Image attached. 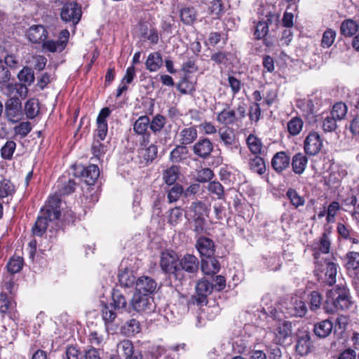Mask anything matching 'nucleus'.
Returning a JSON list of instances; mask_svg holds the SVG:
<instances>
[{
	"label": "nucleus",
	"instance_id": "nucleus-58",
	"mask_svg": "<svg viewBox=\"0 0 359 359\" xmlns=\"http://www.w3.org/2000/svg\"><path fill=\"white\" fill-rule=\"evenodd\" d=\"M208 191L217 196L219 199H222L224 197V187L217 181H212L208 185Z\"/></svg>",
	"mask_w": 359,
	"mask_h": 359
},
{
	"label": "nucleus",
	"instance_id": "nucleus-35",
	"mask_svg": "<svg viewBox=\"0 0 359 359\" xmlns=\"http://www.w3.org/2000/svg\"><path fill=\"white\" fill-rule=\"evenodd\" d=\"M273 16L269 15H266L267 20L266 21H259L255 27L254 32L255 37L257 39H264L269 32V24L271 22Z\"/></svg>",
	"mask_w": 359,
	"mask_h": 359
},
{
	"label": "nucleus",
	"instance_id": "nucleus-48",
	"mask_svg": "<svg viewBox=\"0 0 359 359\" xmlns=\"http://www.w3.org/2000/svg\"><path fill=\"white\" fill-rule=\"evenodd\" d=\"M187 148L184 146H177L170 154V158L172 162H180L186 158Z\"/></svg>",
	"mask_w": 359,
	"mask_h": 359
},
{
	"label": "nucleus",
	"instance_id": "nucleus-2",
	"mask_svg": "<svg viewBox=\"0 0 359 359\" xmlns=\"http://www.w3.org/2000/svg\"><path fill=\"white\" fill-rule=\"evenodd\" d=\"M352 304L348 288L340 283L328 292L324 309L326 313H334L339 310L348 309Z\"/></svg>",
	"mask_w": 359,
	"mask_h": 359
},
{
	"label": "nucleus",
	"instance_id": "nucleus-17",
	"mask_svg": "<svg viewBox=\"0 0 359 359\" xmlns=\"http://www.w3.org/2000/svg\"><path fill=\"white\" fill-rule=\"evenodd\" d=\"M196 248L202 257H213L215 252V245L214 242L205 236H201L196 243Z\"/></svg>",
	"mask_w": 359,
	"mask_h": 359
},
{
	"label": "nucleus",
	"instance_id": "nucleus-56",
	"mask_svg": "<svg viewBox=\"0 0 359 359\" xmlns=\"http://www.w3.org/2000/svg\"><path fill=\"white\" fill-rule=\"evenodd\" d=\"M178 177V168L176 166H172L166 170L163 174V180L166 184H173Z\"/></svg>",
	"mask_w": 359,
	"mask_h": 359
},
{
	"label": "nucleus",
	"instance_id": "nucleus-31",
	"mask_svg": "<svg viewBox=\"0 0 359 359\" xmlns=\"http://www.w3.org/2000/svg\"><path fill=\"white\" fill-rule=\"evenodd\" d=\"M163 65L161 55L158 52L151 53L145 62L147 69L149 72L158 71Z\"/></svg>",
	"mask_w": 359,
	"mask_h": 359
},
{
	"label": "nucleus",
	"instance_id": "nucleus-57",
	"mask_svg": "<svg viewBox=\"0 0 359 359\" xmlns=\"http://www.w3.org/2000/svg\"><path fill=\"white\" fill-rule=\"evenodd\" d=\"M23 264V259L20 257H13L10 259L7 264V268L8 271L12 273H15L19 272Z\"/></svg>",
	"mask_w": 359,
	"mask_h": 359
},
{
	"label": "nucleus",
	"instance_id": "nucleus-12",
	"mask_svg": "<svg viewBox=\"0 0 359 359\" xmlns=\"http://www.w3.org/2000/svg\"><path fill=\"white\" fill-rule=\"evenodd\" d=\"M150 123L149 118L147 116H142L136 120L133 126V130L137 135L142 136L140 145L147 146L149 143L150 134L148 132V126Z\"/></svg>",
	"mask_w": 359,
	"mask_h": 359
},
{
	"label": "nucleus",
	"instance_id": "nucleus-51",
	"mask_svg": "<svg viewBox=\"0 0 359 359\" xmlns=\"http://www.w3.org/2000/svg\"><path fill=\"white\" fill-rule=\"evenodd\" d=\"M16 144L14 141H7L1 149V157L4 159H11L15 150Z\"/></svg>",
	"mask_w": 359,
	"mask_h": 359
},
{
	"label": "nucleus",
	"instance_id": "nucleus-61",
	"mask_svg": "<svg viewBox=\"0 0 359 359\" xmlns=\"http://www.w3.org/2000/svg\"><path fill=\"white\" fill-rule=\"evenodd\" d=\"M214 176L213 172L210 168H203L197 172L196 180L200 182H206Z\"/></svg>",
	"mask_w": 359,
	"mask_h": 359
},
{
	"label": "nucleus",
	"instance_id": "nucleus-55",
	"mask_svg": "<svg viewBox=\"0 0 359 359\" xmlns=\"http://www.w3.org/2000/svg\"><path fill=\"white\" fill-rule=\"evenodd\" d=\"M182 210L178 207L171 209L168 217V223L172 226H176L182 218Z\"/></svg>",
	"mask_w": 359,
	"mask_h": 359
},
{
	"label": "nucleus",
	"instance_id": "nucleus-45",
	"mask_svg": "<svg viewBox=\"0 0 359 359\" xmlns=\"http://www.w3.org/2000/svg\"><path fill=\"white\" fill-rule=\"evenodd\" d=\"M18 77L21 82H23L26 87L30 86L34 81V75L32 69L24 67L18 74Z\"/></svg>",
	"mask_w": 359,
	"mask_h": 359
},
{
	"label": "nucleus",
	"instance_id": "nucleus-14",
	"mask_svg": "<svg viewBox=\"0 0 359 359\" xmlns=\"http://www.w3.org/2000/svg\"><path fill=\"white\" fill-rule=\"evenodd\" d=\"M192 151L198 157L206 159L213 151V144L208 138H201L194 144Z\"/></svg>",
	"mask_w": 359,
	"mask_h": 359
},
{
	"label": "nucleus",
	"instance_id": "nucleus-15",
	"mask_svg": "<svg viewBox=\"0 0 359 359\" xmlns=\"http://www.w3.org/2000/svg\"><path fill=\"white\" fill-rule=\"evenodd\" d=\"M220 142L231 152H236L238 149V140L232 130L229 128H219L218 130Z\"/></svg>",
	"mask_w": 359,
	"mask_h": 359
},
{
	"label": "nucleus",
	"instance_id": "nucleus-13",
	"mask_svg": "<svg viewBox=\"0 0 359 359\" xmlns=\"http://www.w3.org/2000/svg\"><path fill=\"white\" fill-rule=\"evenodd\" d=\"M117 353L118 355L125 359H142V355L139 351H135L131 341L126 339L117 344Z\"/></svg>",
	"mask_w": 359,
	"mask_h": 359
},
{
	"label": "nucleus",
	"instance_id": "nucleus-36",
	"mask_svg": "<svg viewBox=\"0 0 359 359\" xmlns=\"http://www.w3.org/2000/svg\"><path fill=\"white\" fill-rule=\"evenodd\" d=\"M246 142L250 151L255 155H259L262 154L263 144L259 138L257 136L250 134Z\"/></svg>",
	"mask_w": 359,
	"mask_h": 359
},
{
	"label": "nucleus",
	"instance_id": "nucleus-21",
	"mask_svg": "<svg viewBox=\"0 0 359 359\" xmlns=\"http://www.w3.org/2000/svg\"><path fill=\"white\" fill-rule=\"evenodd\" d=\"M292 323L288 321H280L273 330L276 342L283 343L284 341L292 335Z\"/></svg>",
	"mask_w": 359,
	"mask_h": 359
},
{
	"label": "nucleus",
	"instance_id": "nucleus-42",
	"mask_svg": "<svg viewBox=\"0 0 359 359\" xmlns=\"http://www.w3.org/2000/svg\"><path fill=\"white\" fill-rule=\"evenodd\" d=\"M42 48L45 51H48L50 53H60L65 49L64 43L59 42L58 40H45L43 42Z\"/></svg>",
	"mask_w": 359,
	"mask_h": 359
},
{
	"label": "nucleus",
	"instance_id": "nucleus-5",
	"mask_svg": "<svg viewBox=\"0 0 359 359\" xmlns=\"http://www.w3.org/2000/svg\"><path fill=\"white\" fill-rule=\"evenodd\" d=\"M316 271L324 274L323 278V274L319 275L318 273V276H320V277L323 278V281L330 285H332L335 283L337 273V264L334 262H328L327 260H325L323 262L316 261Z\"/></svg>",
	"mask_w": 359,
	"mask_h": 359
},
{
	"label": "nucleus",
	"instance_id": "nucleus-4",
	"mask_svg": "<svg viewBox=\"0 0 359 359\" xmlns=\"http://www.w3.org/2000/svg\"><path fill=\"white\" fill-rule=\"evenodd\" d=\"M11 74L9 73L8 78L6 79L5 76H1L0 77V89L1 93L9 97H22L25 98L28 93L27 88L22 83H9V79Z\"/></svg>",
	"mask_w": 359,
	"mask_h": 359
},
{
	"label": "nucleus",
	"instance_id": "nucleus-18",
	"mask_svg": "<svg viewBox=\"0 0 359 359\" xmlns=\"http://www.w3.org/2000/svg\"><path fill=\"white\" fill-rule=\"evenodd\" d=\"M199 262L198 258L191 254L185 255L179 260L180 270H184L189 273H196L198 270Z\"/></svg>",
	"mask_w": 359,
	"mask_h": 359
},
{
	"label": "nucleus",
	"instance_id": "nucleus-1",
	"mask_svg": "<svg viewBox=\"0 0 359 359\" xmlns=\"http://www.w3.org/2000/svg\"><path fill=\"white\" fill-rule=\"evenodd\" d=\"M60 203L61 199L58 194L50 196L46 204L41 208V215L38 217L32 228V232L34 236H41L47 229L48 222L60 218L61 215L60 210Z\"/></svg>",
	"mask_w": 359,
	"mask_h": 359
},
{
	"label": "nucleus",
	"instance_id": "nucleus-27",
	"mask_svg": "<svg viewBox=\"0 0 359 359\" xmlns=\"http://www.w3.org/2000/svg\"><path fill=\"white\" fill-rule=\"evenodd\" d=\"M292 171L297 175H302L308 163L307 157L302 153L295 154L290 161Z\"/></svg>",
	"mask_w": 359,
	"mask_h": 359
},
{
	"label": "nucleus",
	"instance_id": "nucleus-53",
	"mask_svg": "<svg viewBox=\"0 0 359 359\" xmlns=\"http://www.w3.org/2000/svg\"><path fill=\"white\" fill-rule=\"evenodd\" d=\"M14 192V186L10 180L4 179L0 181V197L5 198Z\"/></svg>",
	"mask_w": 359,
	"mask_h": 359
},
{
	"label": "nucleus",
	"instance_id": "nucleus-34",
	"mask_svg": "<svg viewBox=\"0 0 359 359\" xmlns=\"http://www.w3.org/2000/svg\"><path fill=\"white\" fill-rule=\"evenodd\" d=\"M99 175L100 170L96 165H89L83 170L82 176L88 184H93Z\"/></svg>",
	"mask_w": 359,
	"mask_h": 359
},
{
	"label": "nucleus",
	"instance_id": "nucleus-64",
	"mask_svg": "<svg viewBox=\"0 0 359 359\" xmlns=\"http://www.w3.org/2000/svg\"><path fill=\"white\" fill-rule=\"evenodd\" d=\"M31 130L32 126L31 123L28 121L22 122L15 128V133L20 135L22 137L27 136Z\"/></svg>",
	"mask_w": 359,
	"mask_h": 359
},
{
	"label": "nucleus",
	"instance_id": "nucleus-8",
	"mask_svg": "<svg viewBox=\"0 0 359 359\" xmlns=\"http://www.w3.org/2000/svg\"><path fill=\"white\" fill-rule=\"evenodd\" d=\"M190 209L194 212L193 217L196 222L195 231L200 232L203 231L205 224L204 216L208 215L209 210L201 201L192 203Z\"/></svg>",
	"mask_w": 359,
	"mask_h": 359
},
{
	"label": "nucleus",
	"instance_id": "nucleus-43",
	"mask_svg": "<svg viewBox=\"0 0 359 359\" xmlns=\"http://www.w3.org/2000/svg\"><path fill=\"white\" fill-rule=\"evenodd\" d=\"M210 15H215V18H219L224 13V6L221 0H212L208 9Z\"/></svg>",
	"mask_w": 359,
	"mask_h": 359
},
{
	"label": "nucleus",
	"instance_id": "nucleus-11",
	"mask_svg": "<svg viewBox=\"0 0 359 359\" xmlns=\"http://www.w3.org/2000/svg\"><path fill=\"white\" fill-rule=\"evenodd\" d=\"M178 257L174 252H163L161 257V266L166 273H175L180 270Z\"/></svg>",
	"mask_w": 359,
	"mask_h": 359
},
{
	"label": "nucleus",
	"instance_id": "nucleus-19",
	"mask_svg": "<svg viewBox=\"0 0 359 359\" xmlns=\"http://www.w3.org/2000/svg\"><path fill=\"white\" fill-rule=\"evenodd\" d=\"M110 112L111 111L109 109V108H107V107L103 108L100 111V112L97 118V136L99 137L100 140H104L107 134L108 126H107V118L109 116Z\"/></svg>",
	"mask_w": 359,
	"mask_h": 359
},
{
	"label": "nucleus",
	"instance_id": "nucleus-60",
	"mask_svg": "<svg viewBox=\"0 0 359 359\" xmlns=\"http://www.w3.org/2000/svg\"><path fill=\"white\" fill-rule=\"evenodd\" d=\"M310 308L312 311L318 309L322 304V296L317 291H313L310 294Z\"/></svg>",
	"mask_w": 359,
	"mask_h": 359
},
{
	"label": "nucleus",
	"instance_id": "nucleus-9",
	"mask_svg": "<svg viewBox=\"0 0 359 359\" xmlns=\"http://www.w3.org/2000/svg\"><path fill=\"white\" fill-rule=\"evenodd\" d=\"M323 146V140L317 132H311L304 140V151L306 154L315 156L318 154Z\"/></svg>",
	"mask_w": 359,
	"mask_h": 359
},
{
	"label": "nucleus",
	"instance_id": "nucleus-7",
	"mask_svg": "<svg viewBox=\"0 0 359 359\" xmlns=\"http://www.w3.org/2000/svg\"><path fill=\"white\" fill-rule=\"evenodd\" d=\"M153 304L154 299L151 296L137 292H135L130 301V306L138 313L151 312L153 310Z\"/></svg>",
	"mask_w": 359,
	"mask_h": 359
},
{
	"label": "nucleus",
	"instance_id": "nucleus-25",
	"mask_svg": "<svg viewBox=\"0 0 359 359\" xmlns=\"http://www.w3.org/2000/svg\"><path fill=\"white\" fill-rule=\"evenodd\" d=\"M333 330V323L329 320H323L314 325L313 332L319 338L328 337Z\"/></svg>",
	"mask_w": 359,
	"mask_h": 359
},
{
	"label": "nucleus",
	"instance_id": "nucleus-6",
	"mask_svg": "<svg viewBox=\"0 0 359 359\" xmlns=\"http://www.w3.org/2000/svg\"><path fill=\"white\" fill-rule=\"evenodd\" d=\"M81 14V8L76 2L65 4L60 12L62 20L67 22H72L74 25L79 23Z\"/></svg>",
	"mask_w": 359,
	"mask_h": 359
},
{
	"label": "nucleus",
	"instance_id": "nucleus-10",
	"mask_svg": "<svg viewBox=\"0 0 359 359\" xmlns=\"http://www.w3.org/2000/svg\"><path fill=\"white\" fill-rule=\"evenodd\" d=\"M6 114L9 121L15 123L21 119L22 104L19 97L9 98L6 102Z\"/></svg>",
	"mask_w": 359,
	"mask_h": 359
},
{
	"label": "nucleus",
	"instance_id": "nucleus-24",
	"mask_svg": "<svg viewBox=\"0 0 359 359\" xmlns=\"http://www.w3.org/2000/svg\"><path fill=\"white\" fill-rule=\"evenodd\" d=\"M197 137L198 133L195 127L184 128L178 133L177 140L182 145H188L193 143Z\"/></svg>",
	"mask_w": 359,
	"mask_h": 359
},
{
	"label": "nucleus",
	"instance_id": "nucleus-50",
	"mask_svg": "<svg viewBox=\"0 0 359 359\" xmlns=\"http://www.w3.org/2000/svg\"><path fill=\"white\" fill-rule=\"evenodd\" d=\"M297 107L307 114H312L314 109L313 102L309 98L298 100L297 101Z\"/></svg>",
	"mask_w": 359,
	"mask_h": 359
},
{
	"label": "nucleus",
	"instance_id": "nucleus-54",
	"mask_svg": "<svg viewBox=\"0 0 359 359\" xmlns=\"http://www.w3.org/2000/svg\"><path fill=\"white\" fill-rule=\"evenodd\" d=\"M165 124V118L160 114L156 115L151 121L149 123L150 129L154 133H157L161 130Z\"/></svg>",
	"mask_w": 359,
	"mask_h": 359
},
{
	"label": "nucleus",
	"instance_id": "nucleus-22",
	"mask_svg": "<svg viewBox=\"0 0 359 359\" xmlns=\"http://www.w3.org/2000/svg\"><path fill=\"white\" fill-rule=\"evenodd\" d=\"M215 114L217 121L222 125H233L238 120L235 111L231 109L229 104H226L221 111Z\"/></svg>",
	"mask_w": 359,
	"mask_h": 359
},
{
	"label": "nucleus",
	"instance_id": "nucleus-37",
	"mask_svg": "<svg viewBox=\"0 0 359 359\" xmlns=\"http://www.w3.org/2000/svg\"><path fill=\"white\" fill-rule=\"evenodd\" d=\"M197 13L194 7H184L180 11L181 20L186 25H191L196 20Z\"/></svg>",
	"mask_w": 359,
	"mask_h": 359
},
{
	"label": "nucleus",
	"instance_id": "nucleus-33",
	"mask_svg": "<svg viewBox=\"0 0 359 359\" xmlns=\"http://www.w3.org/2000/svg\"><path fill=\"white\" fill-rule=\"evenodd\" d=\"M139 155L144 158L147 162L152 161L157 156V147L153 144L149 143L145 147L140 145L138 150Z\"/></svg>",
	"mask_w": 359,
	"mask_h": 359
},
{
	"label": "nucleus",
	"instance_id": "nucleus-32",
	"mask_svg": "<svg viewBox=\"0 0 359 359\" xmlns=\"http://www.w3.org/2000/svg\"><path fill=\"white\" fill-rule=\"evenodd\" d=\"M118 278L120 284L126 287L132 286L135 283V276L132 270L127 267L121 268L119 270Z\"/></svg>",
	"mask_w": 359,
	"mask_h": 359
},
{
	"label": "nucleus",
	"instance_id": "nucleus-20",
	"mask_svg": "<svg viewBox=\"0 0 359 359\" xmlns=\"http://www.w3.org/2000/svg\"><path fill=\"white\" fill-rule=\"evenodd\" d=\"M290 161V157L286 152L279 151L273 156L271 165L277 172H281L289 167Z\"/></svg>",
	"mask_w": 359,
	"mask_h": 359
},
{
	"label": "nucleus",
	"instance_id": "nucleus-47",
	"mask_svg": "<svg viewBox=\"0 0 359 359\" xmlns=\"http://www.w3.org/2000/svg\"><path fill=\"white\" fill-rule=\"evenodd\" d=\"M346 266L347 269H357L359 268V252H350L346 255Z\"/></svg>",
	"mask_w": 359,
	"mask_h": 359
},
{
	"label": "nucleus",
	"instance_id": "nucleus-46",
	"mask_svg": "<svg viewBox=\"0 0 359 359\" xmlns=\"http://www.w3.org/2000/svg\"><path fill=\"white\" fill-rule=\"evenodd\" d=\"M347 113V107L343 102L336 103L331 111L332 116H333L337 120L343 119Z\"/></svg>",
	"mask_w": 359,
	"mask_h": 359
},
{
	"label": "nucleus",
	"instance_id": "nucleus-40",
	"mask_svg": "<svg viewBox=\"0 0 359 359\" xmlns=\"http://www.w3.org/2000/svg\"><path fill=\"white\" fill-rule=\"evenodd\" d=\"M250 168L259 175H262L266 171V165L264 159L257 155L250 160Z\"/></svg>",
	"mask_w": 359,
	"mask_h": 359
},
{
	"label": "nucleus",
	"instance_id": "nucleus-3",
	"mask_svg": "<svg viewBox=\"0 0 359 359\" xmlns=\"http://www.w3.org/2000/svg\"><path fill=\"white\" fill-rule=\"evenodd\" d=\"M113 303L111 305L104 304L102 309V318L105 323H112L116 317V313L113 311L114 309L122 311H130V306L127 305V301L125 297L118 290L112 293Z\"/></svg>",
	"mask_w": 359,
	"mask_h": 359
},
{
	"label": "nucleus",
	"instance_id": "nucleus-62",
	"mask_svg": "<svg viewBox=\"0 0 359 359\" xmlns=\"http://www.w3.org/2000/svg\"><path fill=\"white\" fill-rule=\"evenodd\" d=\"M293 309L294 311V315L296 316L302 317L306 314L307 311L305 303L301 299H296L293 302Z\"/></svg>",
	"mask_w": 359,
	"mask_h": 359
},
{
	"label": "nucleus",
	"instance_id": "nucleus-63",
	"mask_svg": "<svg viewBox=\"0 0 359 359\" xmlns=\"http://www.w3.org/2000/svg\"><path fill=\"white\" fill-rule=\"evenodd\" d=\"M340 206L338 202L334 201L331 203L327 210V222H334V217L336 216Z\"/></svg>",
	"mask_w": 359,
	"mask_h": 359
},
{
	"label": "nucleus",
	"instance_id": "nucleus-30",
	"mask_svg": "<svg viewBox=\"0 0 359 359\" xmlns=\"http://www.w3.org/2000/svg\"><path fill=\"white\" fill-rule=\"evenodd\" d=\"M340 32L346 37H351L355 33H359V22L351 19L344 20L341 24Z\"/></svg>",
	"mask_w": 359,
	"mask_h": 359
},
{
	"label": "nucleus",
	"instance_id": "nucleus-16",
	"mask_svg": "<svg viewBox=\"0 0 359 359\" xmlns=\"http://www.w3.org/2000/svg\"><path fill=\"white\" fill-rule=\"evenodd\" d=\"M156 283L149 276L140 277L135 285V292L141 294L151 296L156 289Z\"/></svg>",
	"mask_w": 359,
	"mask_h": 359
},
{
	"label": "nucleus",
	"instance_id": "nucleus-49",
	"mask_svg": "<svg viewBox=\"0 0 359 359\" xmlns=\"http://www.w3.org/2000/svg\"><path fill=\"white\" fill-rule=\"evenodd\" d=\"M212 287V285L207 280H201L198 282L196 286V290L198 295L205 297L208 294L211 293Z\"/></svg>",
	"mask_w": 359,
	"mask_h": 359
},
{
	"label": "nucleus",
	"instance_id": "nucleus-23",
	"mask_svg": "<svg viewBox=\"0 0 359 359\" xmlns=\"http://www.w3.org/2000/svg\"><path fill=\"white\" fill-rule=\"evenodd\" d=\"M27 37L30 41L35 43H43L47 39V31L42 25H33L27 32Z\"/></svg>",
	"mask_w": 359,
	"mask_h": 359
},
{
	"label": "nucleus",
	"instance_id": "nucleus-52",
	"mask_svg": "<svg viewBox=\"0 0 359 359\" xmlns=\"http://www.w3.org/2000/svg\"><path fill=\"white\" fill-rule=\"evenodd\" d=\"M336 38V32L332 29H327L323 34L321 46L325 48H330Z\"/></svg>",
	"mask_w": 359,
	"mask_h": 359
},
{
	"label": "nucleus",
	"instance_id": "nucleus-44",
	"mask_svg": "<svg viewBox=\"0 0 359 359\" xmlns=\"http://www.w3.org/2000/svg\"><path fill=\"white\" fill-rule=\"evenodd\" d=\"M123 332L127 336H133L140 332V325L137 320L131 319L123 326Z\"/></svg>",
	"mask_w": 359,
	"mask_h": 359
},
{
	"label": "nucleus",
	"instance_id": "nucleus-28",
	"mask_svg": "<svg viewBox=\"0 0 359 359\" xmlns=\"http://www.w3.org/2000/svg\"><path fill=\"white\" fill-rule=\"evenodd\" d=\"M311 347L310 334L308 332H303L299 335L296 344L297 352L301 355H306L310 351Z\"/></svg>",
	"mask_w": 359,
	"mask_h": 359
},
{
	"label": "nucleus",
	"instance_id": "nucleus-41",
	"mask_svg": "<svg viewBox=\"0 0 359 359\" xmlns=\"http://www.w3.org/2000/svg\"><path fill=\"white\" fill-rule=\"evenodd\" d=\"M286 196L295 208L304 205V198L302 197L294 189H289L286 192Z\"/></svg>",
	"mask_w": 359,
	"mask_h": 359
},
{
	"label": "nucleus",
	"instance_id": "nucleus-38",
	"mask_svg": "<svg viewBox=\"0 0 359 359\" xmlns=\"http://www.w3.org/2000/svg\"><path fill=\"white\" fill-rule=\"evenodd\" d=\"M25 111L28 118H35L39 112V103L36 99H29L25 106Z\"/></svg>",
	"mask_w": 359,
	"mask_h": 359
},
{
	"label": "nucleus",
	"instance_id": "nucleus-39",
	"mask_svg": "<svg viewBox=\"0 0 359 359\" xmlns=\"http://www.w3.org/2000/svg\"><path fill=\"white\" fill-rule=\"evenodd\" d=\"M304 122L299 117H293L287 123V131L289 133L295 136L300 133L303 128Z\"/></svg>",
	"mask_w": 359,
	"mask_h": 359
},
{
	"label": "nucleus",
	"instance_id": "nucleus-26",
	"mask_svg": "<svg viewBox=\"0 0 359 359\" xmlns=\"http://www.w3.org/2000/svg\"><path fill=\"white\" fill-rule=\"evenodd\" d=\"M313 248L314 259L317 261L320 258L321 253L327 254L330 251V241L328 236L325 233H323L320 240L313 243Z\"/></svg>",
	"mask_w": 359,
	"mask_h": 359
},
{
	"label": "nucleus",
	"instance_id": "nucleus-29",
	"mask_svg": "<svg viewBox=\"0 0 359 359\" xmlns=\"http://www.w3.org/2000/svg\"><path fill=\"white\" fill-rule=\"evenodd\" d=\"M220 264L217 259L213 257L202 259L201 270L206 275H214L219 272Z\"/></svg>",
	"mask_w": 359,
	"mask_h": 359
},
{
	"label": "nucleus",
	"instance_id": "nucleus-59",
	"mask_svg": "<svg viewBox=\"0 0 359 359\" xmlns=\"http://www.w3.org/2000/svg\"><path fill=\"white\" fill-rule=\"evenodd\" d=\"M183 192V188L180 184L174 185L168 191V199L169 203L176 202L180 197Z\"/></svg>",
	"mask_w": 359,
	"mask_h": 359
}]
</instances>
